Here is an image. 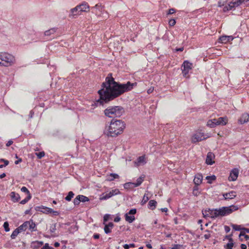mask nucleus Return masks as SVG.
Here are the masks:
<instances>
[{
    "mask_svg": "<svg viewBox=\"0 0 249 249\" xmlns=\"http://www.w3.org/2000/svg\"><path fill=\"white\" fill-rule=\"evenodd\" d=\"M41 249H54L53 247L49 246L48 243H46Z\"/></svg>",
    "mask_w": 249,
    "mask_h": 249,
    "instance_id": "nucleus-53",
    "label": "nucleus"
},
{
    "mask_svg": "<svg viewBox=\"0 0 249 249\" xmlns=\"http://www.w3.org/2000/svg\"><path fill=\"white\" fill-rule=\"evenodd\" d=\"M231 226L232 227V228L236 231H242V228L240 227V225L232 224Z\"/></svg>",
    "mask_w": 249,
    "mask_h": 249,
    "instance_id": "nucleus-42",
    "label": "nucleus"
},
{
    "mask_svg": "<svg viewBox=\"0 0 249 249\" xmlns=\"http://www.w3.org/2000/svg\"><path fill=\"white\" fill-rule=\"evenodd\" d=\"M239 175V170L237 168H233L230 173L229 177V180L230 181H235Z\"/></svg>",
    "mask_w": 249,
    "mask_h": 249,
    "instance_id": "nucleus-10",
    "label": "nucleus"
},
{
    "mask_svg": "<svg viewBox=\"0 0 249 249\" xmlns=\"http://www.w3.org/2000/svg\"><path fill=\"white\" fill-rule=\"evenodd\" d=\"M232 234H231L229 235H227L225 236V238L227 239L229 241H233V239L232 238Z\"/></svg>",
    "mask_w": 249,
    "mask_h": 249,
    "instance_id": "nucleus-54",
    "label": "nucleus"
},
{
    "mask_svg": "<svg viewBox=\"0 0 249 249\" xmlns=\"http://www.w3.org/2000/svg\"><path fill=\"white\" fill-rule=\"evenodd\" d=\"M45 152L44 151H41L38 153H36L35 155L37 156L38 159H41L45 156Z\"/></svg>",
    "mask_w": 249,
    "mask_h": 249,
    "instance_id": "nucleus-41",
    "label": "nucleus"
},
{
    "mask_svg": "<svg viewBox=\"0 0 249 249\" xmlns=\"http://www.w3.org/2000/svg\"><path fill=\"white\" fill-rule=\"evenodd\" d=\"M129 214L127 213L125 214V220L129 223H131L133 222L135 218L134 215H129Z\"/></svg>",
    "mask_w": 249,
    "mask_h": 249,
    "instance_id": "nucleus-27",
    "label": "nucleus"
},
{
    "mask_svg": "<svg viewBox=\"0 0 249 249\" xmlns=\"http://www.w3.org/2000/svg\"><path fill=\"white\" fill-rule=\"evenodd\" d=\"M56 223L52 224L50 227V232L52 233H53L56 230Z\"/></svg>",
    "mask_w": 249,
    "mask_h": 249,
    "instance_id": "nucleus-47",
    "label": "nucleus"
},
{
    "mask_svg": "<svg viewBox=\"0 0 249 249\" xmlns=\"http://www.w3.org/2000/svg\"><path fill=\"white\" fill-rule=\"evenodd\" d=\"M56 30L54 28H52L45 32L44 35L46 36H50L52 34H53L55 32Z\"/></svg>",
    "mask_w": 249,
    "mask_h": 249,
    "instance_id": "nucleus-33",
    "label": "nucleus"
},
{
    "mask_svg": "<svg viewBox=\"0 0 249 249\" xmlns=\"http://www.w3.org/2000/svg\"><path fill=\"white\" fill-rule=\"evenodd\" d=\"M110 217V215L109 214H106L104 216V224H105V222H106L107 221L109 220Z\"/></svg>",
    "mask_w": 249,
    "mask_h": 249,
    "instance_id": "nucleus-49",
    "label": "nucleus"
},
{
    "mask_svg": "<svg viewBox=\"0 0 249 249\" xmlns=\"http://www.w3.org/2000/svg\"><path fill=\"white\" fill-rule=\"evenodd\" d=\"M78 197H79L80 199V202H85L89 201V198L88 197L83 195H78Z\"/></svg>",
    "mask_w": 249,
    "mask_h": 249,
    "instance_id": "nucleus-38",
    "label": "nucleus"
},
{
    "mask_svg": "<svg viewBox=\"0 0 249 249\" xmlns=\"http://www.w3.org/2000/svg\"><path fill=\"white\" fill-rule=\"evenodd\" d=\"M93 238L95 239H99L100 237V235L98 233H95L93 236Z\"/></svg>",
    "mask_w": 249,
    "mask_h": 249,
    "instance_id": "nucleus-61",
    "label": "nucleus"
},
{
    "mask_svg": "<svg viewBox=\"0 0 249 249\" xmlns=\"http://www.w3.org/2000/svg\"><path fill=\"white\" fill-rule=\"evenodd\" d=\"M31 197L32 196L31 194H29V195H28L25 198L20 202V203L21 204H26L31 198Z\"/></svg>",
    "mask_w": 249,
    "mask_h": 249,
    "instance_id": "nucleus-39",
    "label": "nucleus"
},
{
    "mask_svg": "<svg viewBox=\"0 0 249 249\" xmlns=\"http://www.w3.org/2000/svg\"><path fill=\"white\" fill-rule=\"evenodd\" d=\"M27 222H30V224L28 225L29 229L31 231H37L36 224L33 221V220H30L29 221H27Z\"/></svg>",
    "mask_w": 249,
    "mask_h": 249,
    "instance_id": "nucleus-24",
    "label": "nucleus"
},
{
    "mask_svg": "<svg viewBox=\"0 0 249 249\" xmlns=\"http://www.w3.org/2000/svg\"><path fill=\"white\" fill-rule=\"evenodd\" d=\"M124 112V108L121 106L109 107L104 110L106 116L112 118L120 117Z\"/></svg>",
    "mask_w": 249,
    "mask_h": 249,
    "instance_id": "nucleus-4",
    "label": "nucleus"
},
{
    "mask_svg": "<svg viewBox=\"0 0 249 249\" xmlns=\"http://www.w3.org/2000/svg\"><path fill=\"white\" fill-rule=\"evenodd\" d=\"M249 121V115L248 113H244L242 115L241 117L238 119V122L239 124H242L246 123Z\"/></svg>",
    "mask_w": 249,
    "mask_h": 249,
    "instance_id": "nucleus-12",
    "label": "nucleus"
},
{
    "mask_svg": "<svg viewBox=\"0 0 249 249\" xmlns=\"http://www.w3.org/2000/svg\"><path fill=\"white\" fill-rule=\"evenodd\" d=\"M192 63L188 62V61H185L182 65V67L183 69H182V73L184 76H186L188 74L189 71L192 69Z\"/></svg>",
    "mask_w": 249,
    "mask_h": 249,
    "instance_id": "nucleus-7",
    "label": "nucleus"
},
{
    "mask_svg": "<svg viewBox=\"0 0 249 249\" xmlns=\"http://www.w3.org/2000/svg\"><path fill=\"white\" fill-rule=\"evenodd\" d=\"M30 224V222L25 221L22 225L19 226L18 228V230L20 232L25 231L28 228V225Z\"/></svg>",
    "mask_w": 249,
    "mask_h": 249,
    "instance_id": "nucleus-23",
    "label": "nucleus"
},
{
    "mask_svg": "<svg viewBox=\"0 0 249 249\" xmlns=\"http://www.w3.org/2000/svg\"><path fill=\"white\" fill-rule=\"evenodd\" d=\"M135 163L137 164V166H139L140 165H144L146 163V161L145 160V156H142L138 157L136 161H135Z\"/></svg>",
    "mask_w": 249,
    "mask_h": 249,
    "instance_id": "nucleus-22",
    "label": "nucleus"
},
{
    "mask_svg": "<svg viewBox=\"0 0 249 249\" xmlns=\"http://www.w3.org/2000/svg\"><path fill=\"white\" fill-rule=\"evenodd\" d=\"M120 220H121V218H120V217H119V216H118L114 218V222H119V221H120Z\"/></svg>",
    "mask_w": 249,
    "mask_h": 249,
    "instance_id": "nucleus-60",
    "label": "nucleus"
},
{
    "mask_svg": "<svg viewBox=\"0 0 249 249\" xmlns=\"http://www.w3.org/2000/svg\"><path fill=\"white\" fill-rule=\"evenodd\" d=\"M205 231L207 232L208 233L204 234V237L206 239H209L211 237V234L210 233V231H208V230H206Z\"/></svg>",
    "mask_w": 249,
    "mask_h": 249,
    "instance_id": "nucleus-52",
    "label": "nucleus"
},
{
    "mask_svg": "<svg viewBox=\"0 0 249 249\" xmlns=\"http://www.w3.org/2000/svg\"><path fill=\"white\" fill-rule=\"evenodd\" d=\"M215 122H216V119L210 120L207 122V125L211 128L214 127L216 125H217Z\"/></svg>",
    "mask_w": 249,
    "mask_h": 249,
    "instance_id": "nucleus-30",
    "label": "nucleus"
},
{
    "mask_svg": "<svg viewBox=\"0 0 249 249\" xmlns=\"http://www.w3.org/2000/svg\"><path fill=\"white\" fill-rule=\"evenodd\" d=\"M34 114V112L33 111V110H31L30 112V114L29 115V118H32Z\"/></svg>",
    "mask_w": 249,
    "mask_h": 249,
    "instance_id": "nucleus-62",
    "label": "nucleus"
},
{
    "mask_svg": "<svg viewBox=\"0 0 249 249\" xmlns=\"http://www.w3.org/2000/svg\"><path fill=\"white\" fill-rule=\"evenodd\" d=\"M78 8H79L78 7V5L76 7L72 8L70 10L69 15V17L71 18H75L76 16L79 15L81 12L79 11V9Z\"/></svg>",
    "mask_w": 249,
    "mask_h": 249,
    "instance_id": "nucleus-11",
    "label": "nucleus"
},
{
    "mask_svg": "<svg viewBox=\"0 0 249 249\" xmlns=\"http://www.w3.org/2000/svg\"><path fill=\"white\" fill-rule=\"evenodd\" d=\"M51 210H52L51 208H48L47 207H44V206H41V207H38V211H40V212H42L45 213H51Z\"/></svg>",
    "mask_w": 249,
    "mask_h": 249,
    "instance_id": "nucleus-25",
    "label": "nucleus"
},
{
    "mask_svg": "<svg viewBox=\"0 0 249 249\" xmlns=\"http://www.w3.org/2000/svg\"><path fill=\"white\" fill-rule=\"evenodd\" d=\"M10 196L11 197L12 201L13 202H17L20 199L19 195L15 192H12L10 194Z\"/></svg>",
    "mask_w": 249,
    "mask_h": 249,
    "instance_id": "nucleus-17",
    "label": "nucleus"
},
{
    "mask_svg": "<svg viewBox=\"0 0 249 249\" xmlns=\"http://www.w3.org/2000/svg\"><path fill=\"white\" fill-rule=\"evenodd\" d=\"M119 176L116 173H111L107 176V180L108 181H112L115 178H119Z\"/></svg>",
    "mask_w": 249,
    "mask_h": 249,
    "instance_id": "nucleus-28",
    "label": "nucleus"
},
{
    "mask_svg": "<svg viewBox=\"0 0 249 249\" xmlns=\"http://www.w3.org/2000/svg\"><path fill=\"white\" fill-rule=\"evenodd\" d=\"M78 7H79V8L78 9H79V11H80V12H87L89 11V6L88 4V3L86 2H84L80 5H78Z\"/></svg>",
    "mask_w": 249,
    "mask_h": 249,
    "instance_id": "nucleus-18",
    "label": "nucleus"
},
{
    "mask_svg": "<svg viewBox=\"0 0 249 249\" xmlns=\"http://www.w3.org/2000/svg\"><path fill=\"white\" fill-rule=\"evenodd\" d=\"M234 243L233 241H229L226 245H224L225 249H232Z\"/></svg>",
    "mask_w": 249,
    "mask_h": 249,
    "instance_id": "nucleus-36",
    "label": "nucleus"
},
{
    "mask_svg": "<svg viewBox=\"0 0 249 249\" xmlns=\"http://www.w3.org/2000/svg\"><path fill=\"white\" fill-rule=\"evenodd\" d=\"M216 123L217 125H226L228 122L227 117H219L218 119H216Z\"/></svg>",
    "mask_w": 249,
    "mask_h": 249,
    "instance_id": "nucleus-19",
    "label": "nucleus"
},
{
    "mask_svg": "<svg viewBox=\"0 0 249 249\" xmlns=\"http://www.w3.org/2000/svg\"><path fill=\"white\" fill-rule=\"evenodd\" d=\"M51 213H53L54 215H58L59 214V213L57 211H53L52 209Z\"/></svg>",
    "mask_w": 249,
    "mask_h": 249,
    "instance_id": "nucleus-58",
    "label": "nucleus"
},
{
    "mask_svg": "<svg viewBox=\"0 0 249 249\" xmlns=\"http://www.w3.org/2000/svg\"><path fill=\"white\" fill-rule=\"evenodd\" d=\"M43 245V242L35 241L31 243V247L33 249H38Z\"/></svg>",
    "mask_w": 249,
    "mask_h": 249,
    "instance_id": "nucleus-20",
    "label": "nucleus"
},
{
    "mask_svg": "<svg viewBox=\"0 0 249 249\" xmlns=\"http://www.w3.org/2000/svg\"><path fill=\"white\" fill-rule=\"evenodd\" d=\"M240 4L244 3L247 5H249V0H240Z\"/></svg>",
    "mask_w": 249,
    "mask_h": 249,
    "instance_id": "nucleus-55",
    "label": "nucleus"
},
{
    "mask_svg": "<svg viewBox=\"0 0 249 249\" xmlns=\"http://www.w3.org/2000/svg\"><path fill=\"white\" fill-rule=\"evenodd\" d=\"M234 39V37L232 36H223L219 37V41L223 43H226L227 42L232 41Z\"/></svg>",
    "mask_w": 249,
    "mask_h": 249,
    "instance_id": "nucleus-14",
    "label": "nucleus"
},
{
    "mask_svg": "<svg viewBox=\"0 0 249 249\" xmlns=\"http://www.w3.org/2000/svg\"><path fill=\"white\" fill-rule=\"evenodd\" d=\"M203 177L202 174H196L194 179V182L196 186L200 185L202 181Z\"/></svg>",
    "mask_w": 249,
    "mask_h": 249,
    "instance_id": "nucleus-16",
    "label": "nucleus"
},
{
    "mask_svg": "<svg viewBox=\"0 0 249 249\" xmlns=\"http://www.w3.org/2000/svg\"><path fill=\"white\" fill-rule=\"evenodd\" d=\"M157 204V202L156 200H151L148 202V207L149 209L153 210L156 208Z\"/></svg>",
    "mask_w": 249,
    "mask_h": 249,
    "instance_id": "nucleus-26",
    "label": "nucleus"
},
{
    "mask_svg": "<svg viewBox=\"0 0 249 249\" xmlns=\"http://www.w3.org/2000/svg\"><path fill=\"white\" fill-rule=\"evenodd\" d=\"M114 227V224L112 222H109L108 224H105L104 227V231L106 234H108L111 232V229Z\"/></svg>",
    "mask_w": 249,
    "mask_h": 249,
    "instance_id": "nucleus-21",
    "label": "nucleus"
},
{
    "mask_svg": "<svg viewBox=\"0 0 249 249\" xmlns=\"http://www.w3.org/2000/svg\"><path fill=\"white\" fill-rule=\"evenodd\" d=\"M136 212H137L136 209H131L127 213H128L129 215H133L135 214L136 213Z\"/></svg>",
    "mask_w": 249,
    "mask_h": 249,
    "instance_id": "nucleus-50",
    "label": "nucleus"
},
{
    "mask_svg": "<svg viewBox=\"0 0 249 249\" xmlns=\"http://www.w3.org/2000/svg\"><path fill=\"white\" fill-rule=\"evenodd\" d=\"M176 19L174 18H171L169 21V25L170 26H174L176 24Z\"/></svg>",
    "mask_w": 249,
    "mask_h": 249,
    "instance_id": "nucleus-46",
    "label": "nucleus"
},
{
    "mask_svg": "<svg viewBox=\"0 0 249 249\" xmlns=\"http://www.w3.org/2000/svg\"><path fill=\"white\" fill-rule=\"evenodd\" d=\"M206 138L204 137V134L200 132H197L195 133L192 138V141L194 143L200 142L205 140Z\"/></svg>",
    "mask_w": 249,
    "mask_h": 249,
    "instance_id": "nucleus-8",
    "label": "nucleus"
},
{
    "mask_svg": "<svg viewBox=\"0 0 249 249\" xmlns=\"http://www.w3.org/2000/svg\"><path fill=\"white\" fill-rule=\"evenodd\" d=\"M149 199V198L148 196H147L146 194H145L143 196L142 201H141V205H143L145 204L148 201Z\"/></svg>",
    "mask_w": 249,
    "mask_h": 249,
    "instance_id": "nucleus-40",
    "label": "nucleus"
},
{
    "mask_svg": "<svg viewBox=\"0 0 249 249\" xmlns=\"http://www.w3.org/2000/svg\"><path fill=\"white\" fill-rule=\"evenodd\" d=\"M80 199L79 197H78V196L74 199L73 200V203L74 205H78L80 204Z\"/></svg>",
    "mask_w": 249,
    "mask_h": 249,
    "instance_id": "nucleus-45",
    "label": "nucleus"
},
{
    "mask_svg": "<svg viewBox=\"0 0 249 249\" xmlns=\"http://www.w3.org/2000/svg\"><path fill=\"white\" fill-rule=\"evenodd\" d=\"M74 195V193L72 191H70L68 193V195L65 197V199L68 201H70Z\"/></svg>",
    "mask_w": 249,
    "mask_h": 249,
    "instance_id": "nucleus-32",
    "label": "nucleus"
},
{
    "mask_svg": "<svg viewBox=\"0 0 249 249\" xmlns=\"http://www.w3.org/2000/svg\"><path fill=\"white\" fill-rule=\"evenodd\" d=\"M125 124L120 120H112L109 126H106L104 134L108 137H115L123 133Z\"/></svg>",
    "mask_w": 249,
    "mask_h": 249,
    "instance_id": "nucleus-2",
    "label": "nucleus"
},
{
    "mask_svg": "<svg viewBox=\"0 0 249 249\" xmlns=\"http://www.w3.org/2000/svg\"><path fill=\"white\" fill-rule=\"evenodd\" d=\"M144 177H140L137 179L136 182L134 183V186L138 187L140 186L143 180Z\"/></svg>",
    "mask_w": 249,
    "mask_h": 249,
    "instance_id": "nucleus-35",
    "label": "nucleus"
},
{
    "mask_svg": "<svg viewBox=\"0 0 249 249\" xmlns=\"http://www.w3.org/2000/svg\"><path fill=\"white\" fill-rule=\"evenodd\" d=\"M22 161V159L21 158L18 159V160H16L15 161V163L16 164H18L19 162H21Z\"/></svg>",
    "mask_w": 249,
    "mask_h": 249,
    "instance_id": "nucleus-63",
    "label": "nucleus"
},
{
    "mask_svg": "<svg viewBox=\"0 0 249 249\" xmlns=\"http://www.w3.org/2000/svg\"><path fill=\"white\" fill-rule=\"evenodd\" d=\"M206 179L208 180V183L211 184L212 183L213 181L216 179V177L214 175L207 176Z\"/></svg>",
    "mask_w": 249,
    "mask_h": 249,
    "instance_id": "nucleus-37",
    "label": "nucleus"
},
{
    "mask_svg": "<svg viewBox=\"0 0 249 249\" xmlns=\"http://www.w3.org/2000/svg\"><path fill=\"white\" fill-rule=\"evenodd\" d=\"M215 156L212 152H208L206 159V163L208 165H212L214 163L213 159H214Z\"/></svg>",
    "mask_w": 249,
    "mask_h": 249,
    "instance_id": "nucleus-13",
    "label": "nucleus"
},
{
    "mask_svg": "<svg viewBox=\"0 0 249 249\" xmlns=\"http://www.w3.org/2000/svg\"><path fill=\"white\" fill-rule=\"evenodd\" d=\"M120 194V192L118 189H115L114 190H112L111 191L109 192L108 193H107L104 195L101 198L102 200H106L107 199L111 197Z\"/></svg>",
    "mask_w": 249,
    "mask_h": 249,
    "instance_id": "nucleus-9",
    "label": "nucleus"
},
{
    "mask_svg": "<svg viewBox=\"0 0 249 249\" xmlns=\"http://www.w3.org/2000/svg\"><path fill=\"white\" fill-rule=\"evenodd\" d=\"M135 247V245L133 243L130 244H124L123 246V247L124 249H129L130 248H134Z\"/></svg>",
    "mask_w": 249,
    "mask_h": 249,
    "instance_id": "nucleus-44",
    "label": "nucleus"
},
{
    "mask_svg": "<svg viewBox=\"0 0 249 249\" xmlns=\"http://www.w3.org/2000/svg\"><path fill=\"white\" fill-rule=\"evenodd\" d=\"M238 209L237 206L231 205L229 207H223L218 209L211 210L209 209L208 210H203L202 214L205 218L210 217L214 219L219 216H223L228 215Z\"/></svg>",
    "mask_w": 249,
    "mask_h": 249,
    "instance_id": "nucleus-3",
    "label": "nucleus"
},
{
    "mask_svg": "<svg viewBox=\"0 0 249 249\" xmlns=\"http://www.w3.org/2000/svg\"><path fill=\"white\" fill-rule=\"evenodd\" d=\"M241 249H247V246L245 244H242L241 245Z\"/></svg>",
    "mask_w": 249,
    "mask_h": 249,
    "instance_id": "nucleus-64",
    "label": "nucleus"
},
{
    "mask_svg": "<svg viewBox=\"0 0 249 249\" xmlns=\"http://www.w3.org/2000/svg\"><path fill=\"white\" fill-rule=\"evenodd\" d=\"M4 230L5 231L8 232L10 231V228L9 227V223L7 221H6L4 223L3 225Z\"/></svg>",
    "mask_w": 249,
    "mask_h": 249,
    "instance_id": "nucleus-43",
    "label": "nucleus"
},
{
    "mask_svg": "<svg viewBox=\"0 0 249 249\" xmlns=\"http://www.w3.org/2000/svg\"><path fill=\"white\" fill-rule=\"evenodd\" d=\"M0 65L5 67L12 66L15 63L16 60L15 57L8 53H3L0 55Z\"/></svg>",
    "mask_w": 249,
    "mask_h": 249,
    "instance_id": "nucleus-5",
    "label": "nucleus"
},
{
    "mask_svg": "<svg viewBox=\"0 0 249 249\" xmlns=\"http://www.w3.org/2000/svg\"><path fill=\"white\" fill-rule=\"evenodd\" d=\"M225 199H231L236 197V192L234 191H231L229 193H226L223 194Z\"/></svg>",
    "mask_w": 249,
    "mask_h": 249,
    "instance_id": "nucleus-15",
    "label": "nucleus"
},
{
    "mask_svg": "<svg viewBox=\"0 0 249 249\" xmlns=\"http://www.w3.org/2000/svg\"><path fill=\"white\" fill-rule=\"evenodd\" d=\"M224 229H225V231L226 233L229 232L231 230L229 226H226V225L224 226Z\"/></svg>",
    "mask_w": 249,
    "mask_h": 249,
    "instance_id": "nucleus-56",
    "label": "nucleus"
},
{
    "mask_svg": "<svg viewBox=\"0 0 249 249\" xmlns=\"http://www.w3.org/2000/svg\"><path fill=\"white\" fill-rule=\"evenodd\" d=\"M180 246V245H178V244H176V245H174L173 247H172L171 248V249H179V247Z\"/></svg>",
    "mask_w": 249,
    "mask_h": 249,
    "instance_id": "nucleus-59",
    "label": "nucleus"
},
{
    "mask_svg": "<svg viewBox=\"0 0 249 249\" xmlns=\"http://www.w3.org/2000/svg\"><path fill=\"white\" fill-rule=\"evenodd\" d=\"M240 5H241L240 0H232L230 3L223 7V11L224 12H226L232 10Z\"/></svg>",
    "mask_w": 249,
    "mask_h": 249,
    "instance_id": "nucleus-6",
    "label": "nucleus"
},
{
    "mask_svg": "<svg viewBox=\"0 0 249 249\" xmlns=\"http://www.w3.org/2000/svg\"><path fill=\"white\" fill-rule=\"evenodd\" d=\"M136 85V82L132 83L128 81L126 84H121L116 82L112 77V73H109L105 81L101 85V89L98 91L100 98L97 102L102 105L107 103L124 93L131 90Z\"/></svg>",
    "mask_w": 249,
    "mask_h": 249,
    "instance_id": "nucleus-1",
    "label": "nucleus"
},
{
    "mask_svg": "<svg viewBox=\"0 0 249 249\" xmlns=\"http://www.w3.org/2000/svg\"><path fill=\"white\" fill-rule=\"evenodd\" d=\"M20 232L19 231L18 228H16L12 232V234L11 235V238L12 239H14L16 238V237L17 236L18 234L20 233Z\"/></svg>",
    "mask_w": 249,
    "mask_h": 249,
    "instance_id": "nucleus-34",
    "label": "nucleus"
},
{
    "mask_svg": "<svg viewBox=\"0 0 249 249\" xmlns=\"http://www.w3.org/2000/svg\"><path fill=\"white\" fill-rule=\"evenodd\" d=\"M124 189H128L130 188H132L135 187L134 186V183L131 182H126V183H124Z\"/></svg>",
    "mask_w": 249,
    "mask_h": 249,
    "instance_id": "nucleus-31",
    "label": "nucleus"
},
{
    "mask_svg": "<svg viewBox=\"0 0 249 249\" xmlns=\"http://www.w3.org/2000/svg\"><path fill=\"white\" fill-rule=\"evenodd\" d=\"M21 191L22 192H24L26 194H27V196L29 195V194H30V192L28 190V189L25 187V186H23L21 188Z\"/></svg>",
    "mask_w": 249,
    "mask_h": 249,
    "instance_id": "nucleus-48",
    "label": "nucleus"
},
{
    "mask_svg": "<svg viewBox=\"0 0 249 249\" xmlns=\"http://www.w3.org/2000/svg\"><path fill=\"white\" fill-rule=\"evenodd\" d=\"M13 143V141L9 140L7 142L6 144V146L8 147L10 146L11 145H12Z\"/></svg>",
    "mask_w": 249,
    "mask_h": 249,
    "instance_id": "nucleus-57",
    "label": "nucleus"
},
{
    "mask_svg": "<svg viewBox=\"0 0 249 249\" xmlns=\"http://www.w3.org/2000/svg\"><path fill=\"white\" fill-rule=\"evenodd\" d=\"M9 162L8 160L4 159H0V168H2L8 165Z\"/></svg>",
    "mask_w": 249,
    "mask_h": 249,
    "instance_id": "nucleus-29",
    "label": "nucleus"
},
{
    "mask_svg": "<svg viewBox=\"0 0 249 249\" xmlns=\"http://www.w3.org/2000/svg\"><path fill=\"white\" fill-rule=\"evenodd\" d=\"M176 10L174 8H171L169 9L168 12L167 13V15H171L176 12Z\"/></svg>",
    "mask_w": 249,
    "mask_h": 249,
    "instance_id": "nucleus-51",
    "label": "nucleus"
}]
</instances>
